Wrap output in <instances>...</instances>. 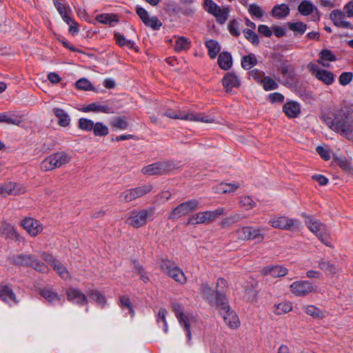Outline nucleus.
<instances>
[{
    "mask_svg": "<svg viewBox=\"0 0 353 353\" xmlns=\"http://www.w3.org/2000/svg\"><path fill=\"white\" fill-rule=\"evenodd\" d=\"M228 283L223 278H219L214 290L207 283L201 285L200 292L204 299L212 307H215L223 315L224 321L232 329H236L240 325V321L235 312L230 310L225 296Z\"/></svg>",
    "mask_w": 353,
    "mask_h": 353,
    "instance_id": "1",
    "label": "nucleus"
},
{
    "mask_svg": "<svg viewBox=\"0 0 353 353\" xmlns=\"http://www.w3.org/2000/svg\"><path fill=\"white\" fill-rule=\"evenodd\" d=\"M321 119L332 130L340 133L349 140H353V119L345 112H339L334 119L323 114Z\"/></svg>",
    "mask_w": 353,
    "mask_h": 353,
    "instance_id": "2",
    "label": "nucleus"
},
{
    "mask_svg": "<svg viewBox=\"0 0 353 353\" xmlns=\"http://www.w3.org/2000/svg\"><path fill=\"white\" fill-rule=\"evenodd\" d=\"M153 214L154 208H152L133 210L128 213L126 223L134 228H139L152 221Z\"/></svg>",
    "mask_w": 353,
    "mask_h": 353,
    "instance_id": "3",
    "label": "nucleus"
},
{
    "mask_svg": "<svg viewBox=\"0 0 353 353\" xmlns=\"http://www.w3.org/2000/svg\"><path fill=\"white\" fill-rule=\"evenodd\" d=\"M10 261L14 265L30 266L42 273L48 272L49 270L44 263L39 261L32 254H19L11 257Z\"/></svg>",
    "mask_w": 353,
    "mask_h": 353,
    "instance_id": "4",
    "label": "nucleus"
},
{
    "mask_svg": "<svg viewBox=\"0 0 353 353\" xmlns=\"http://www.w3.org/2000/svg\"><path fill=\"white\" fill-rule=\"evenodd\" d=\"M71 158V156L65 152H56L43 159L40 167L43 171H50L68 163Z\"/></svg>",
    "mask_w": 353,
    "mask_h": 353,
    "instance_id": "5",
    "label": "nucleus"
},
{
    "mask_svg": "<svg viewBox=\"0 0 353 353\" xmlns=\"http://www.w3.org/2000/svg\"><path fill=\"white\" fill-rule=\"evenodd\" d=\"M309 230L326 246L332 247L331 238L326 225L317 219L307 217L305 221Z\"/></svg>",
    "mask_w": 353,
    "mask_h": 353,
    "instance_id": "6",
    "label": "nucleus"
},
{
    "mask_svg": "<svg viewBox=\"0 0 353 353\" xmlns=\"http://www.w3.org/2000/svg\"><path fill=\"white\" fill-rule=\"evenodd\" d=\"M225 208H219L212 211L199 212L190 216L188 219V224H209L216 220L219 216L225 214Z\"/></svg>",
    "mask_w": 353,
    "mask_h": 353,
    "instance_id": "7",
    "label": "nucleus"
},
{
    "mask_svg": "<svg viewBox=\"0 0 353 353\" xmlns=\"http://www.w3.org/2000/svg\"><path fill=\"white\" fill-rule=\"evenodd\" d=\"M172 310L175 314L176 319H178L180 325L183 327L186 332L187 336V343L189 345H192V333L190 329V324L193 319L189 317L186 314L184 313L183 306L176 302L172 303Z\"/></svg>",
    "mask_w": 353,
    "mask_h": 353,
    "instance_id": "8",
    "label": "nucleus"
},
{
    "mask_svg": "<svg viewBox=\"0 0 353 353\" xmlns=\"http://www.w3.org/2000/svg\"><path fill=\"white\" fill-rule=\"evenodd\" d=\"M161 270L181 285L186 283V277L181 268L169 260H161L159 264Z\"/></svg>",
    "mask_w": 353,
    "mask_h": 353,
    "instance_id": "9",
    "label": "nucleus"
},
{
    "mask_svg": "<svg viewBox=\"0 0 353 353\" xmlns=\"http://www.w3.org/2000/svg\"><path fill=\"white\" fill-rule=\"evenodd\" d=\"M199 201L194 199L183 202L175 207L169 216L170 219H176L188 215L198 209Z\"/></svg>",
    "mask_w": 353,
    "mask_h": 353,
    "instance_id": "10",
    "label": "nucleus"
},
{
    "mask_svg": "<svg viewBox=\"0 0 353 353\" xmlns=\"http://www.w3.org/2000/svg\"><path fill=\"white\" fill-rule=\"evenodd\" d=\"M164 115L171 119H179L183 120H189L192 121H201L205 123H212L213 120L208 116L202 114L185 113L179 111L176 112L173 110H168L165 112Z\"/></svg>",
    "mask_w": 353,
    "mask_h": 353,
    "instance_id": "11",
    "label": "nucleus"
},
{
    "mask_svg": "<svg viewBox=\"0 0 353 353\" xmlns=\"http://www.w3.org/2000/svg\"><path fill=\"white\" fill-rule=\"evenodd\" d=\"M268 223L274 228L285 230H293L299 228L301 223L295 219L286 216H278L270 219Z\"/></svg>",
    "mask_w": 353,
    "mask_h": 353,
    "instance_id": "12",
    "label": "nucleus"
},
{
    "mask_svg": "<svg viewBox=\"0 0 353 353\" xmlns=\"http://www.w3.org/2000/svg\"><path fill=\"white\" fill-rule=\"evenodd\" d=\"M262 229L253 227H242L236 231L238 239L243 241L257 240L259 242L264 239V235L261 233Z\"/></svg>",
    "mask_w": 353,
    "mask_h": 353,
    "instance_id": "13",
    "label": "nucleus"
},
{
    "mask_svg": "<svg viewBox=\"0 0 353 353\" xmlns=\"http://www.w3.org/2000/svg\"><path fill=\"white\" fill-rule=\"evenodd\" d=\"M307 69L319 81L327 85H331L334 81V75L332 72L319 68L316 63H309Z\"/></svg>",
    "mask_w": 353,
    "mask_h": 353,
    "instance_id": "14",
    "label": "nucleus"
},
{
    "mask_svg": "<svg viewBox=\"0 0 353 353\" xmlns=\"http://www.w3.org/2000/svg\"><path fill=\"white\" fill-rule=\"evenodd\" d=\"M290 292L296 296H305L316 291V287L306 280L293 282L290 286Z\"/></svg>",
    "mask_w": 353,
    "mask_h": 353,
    "instance_id": "15",
    "label": "nucleus"
},
{
    "mask_svg": "<svg viewBox=\"0 0 353 353\" xmlns=\"http://www.w3.org/2000/svg\"><path fill=\"white\" fill-rule=\"evenodd\" d=\"M136 12L146 26L150 27L153 30H159L162 26L161 21L155 16L150 17L149 13L145 9L141 7H137Z\"/></svg>",
    "mask_w": 353,
    "mask_h": 353,
    "instance_id": "16",
    "label": "nucleus"
},
{
    "mask_svg": "<svg viewBox=\"0 0 353 353\" xmlns=\"http://www.w3.org/2000/svg\"><path fill=\"white\" fill-rule=\"evenodd\" d=\"M21 226L31 236H37L43 231V225L39 221L31 217H26L21 222Z\"/></svg>",
    "mask_w": 353,
    "mask_h": 353,
    "instance_id": "17",
    "label": "nucleus"
},
{
    "mask_svg": "<svg viewBox=\"0 0 353 353\" xmlns=\"http://www.w3.org/2000/svg\"><path fill=\"white\" fill-rule=\"evenodd\" d=\"M26 192V187L19 183L8 182L0 185V195H19Z\"/></svg>",
    "mask_w": 353,
    "mask_h": 353,
    "instance_id": "18",
    "label": "nucleus"
},
{
    "mask_svg": "<svg viewBox=\"0 0 353 353\" xmlns=\"http://www.w3.org/2000/svg\"><path fill=\"white\" fill-rule=\"evenodd\" d=\"M11 239L19 241L21 238L20 235L14 229V227L6 221H0V237Z\"/></svg>",
    "mask_w": 353,
    "mask_h": 353,
    "instance_id": "19",
    "label": "nucleus"
},
{
    "mask_svg": "<svg viewBox=\"0 0 353 353\" xmlns=\"http://www.w3.org/2000/svg\"><path fill=\"white\" fill-rule=\"evenodd\" d=\"M67 297L68 301L80 305H87L88 303V300L85 294L77 288H69L67 292Z\"/></svg>",
    "mask_w": 353,
    "mask_h": 353,
    "instance_id": "20",
    "label": "nucleus"
},
{
    "mask_svg": "<svg viewBox=\"0 0 353 353\" xmlns=\"http://www.w3.org/2000/svg\"><path fill=\"white\" fill-rule=\"evenodd\" d=\"M345 14L341 10H334L330 14V19L333 21L334 24L340 28H350L351 23L345 21Z\"/></svg>",
    "mask_w": 353,
    "mask_h": 353,
    "instance_id": "21",
    "label": "nucleus"
},
{
    "mask_svg": "<svg viewBox=\"0 0 353 353\" xmlns=\"http://www.w3.org/2000/svg\"><path fill=\"white\" fill-rule=\"evenodd\" d=\"M223 85L226 92L230 91L234 88H237L240 85V81L237 77L233 73H227L222 80Z\"/></svg>",
    "mask_w": 353,
    "mask_h": 353,
    "instance_id": "22",
    "label": "nucleus"
},
{
    "mask_svg": "<svg viewBox=\"0 0 353 353\" xmlns=\"http://www.w3.org/2000/svg\"><path fill=\"white\" fill-rule=\"evenodd\" d=\"M283 110L287 117L295 118L300 114L301 108L297 102L290 101L283 105Z\"/></svg>",
    "mask_w": 353,
    "mask_h": 353,
    "instance_id": "23",
    "label": "nucleus"
},
{
    "mask_svg": "<svg viewBox=\"0 0 353 353\" xmlns=\"http://www.w3.org/2000/svg\"><path fill=\"white\" fill-rule=\"evenodd\" d=\"M0 299L6 303L12 301L17 303L19 302L14 292L8 285H0Z\"/></svg>",
    "mask_w": 353,
    "mask_h": 353,
    "instance_id": "24",
    "label": "nucleus"
},
{
    "mask_svg": "<svg viewBox=\"0 0 353 353\" xmlns=\"http://www.w3.org/2000/svg\"><path fill=\"white\" fill-rule=\"evenodd\" d=\"M288 272L287 268L280 265L268 266L263 270V274H269L273 277L284 276Z\"/></svg>",
    "mask_w": 353,
    "mask_h": 353,
    "instance_id": "25",
    "label": "nucleus"
},
{
    "mask_svg": "<svg viewBox=\"0 0 353 353\" xmlns=\"http://www.w3.org/2000/svg\"><path fill=\"white\" fill-rule=\"evenodd\" d=\"M53 113L58 119V124L62 127H67L70 125V118L68 113L61 108H54Z\"/></svg>",
    "mask_w": 353,
    "mask_h": 353,
    "instance_id": "26",
    "label": "nucleus"
},
{
    "mask_svg": "<svg viewBox=\"0 0 353 353\" xmlns=\"http://www.w3.org/2000/svg\"><path fill=\"white\" fill-rule=\"evenodd\" d=\"M319 268L327 275L336 274L339 271V269L334 264L324 259L319 261Z\"/></svg>",
    "mask_w": 353,
    "mask_h": 353,
    "instance_id": "27",
    "label": "nucleus"
},
{
    "mask_svg": "<svg viewBox=\"0 0 353 353\" xmlns=\"http://www.w3.org/2000/svg\"><path fill=\"white\" fill-rule=\"evenodd\" d=\"M40 294L50 303H56L61 301V298L59 294L50 288H44L41 289Z\"/></svg>",
    "mask_w": 353,
    "mask_h": 353,
    "instance_id": "28",
    "label": "nucleus"
},
{
    "mask_svg": "<svg viewBox=\"0 0 353 353\" xmlns=\"http://www.w3.org/2000/svg\"><path fill=\"white\" fill-rule=\"evenodd\" d=\"M82 111L84 112H94L110 113V108L107 105H103L99 103H92L88 105L86 107L83 108Z\"/></svg>",
    "mask_w": 353,
    "mask_h": 353,
    "instance_id": "29",
    "label": "nucleus"
},
{
    "mask_svg": "<svg viewBox=\"0 0 353 353\" xmlns=\"http://www.w3.org/2000/svg\"><path fill=\"white\" fill-rule=\"evenodd\" d=\"M219 67L225 70L230 69L232 65V56L228 52H221L218 58Z\"/></svg>",
    "mask_w": 353,
    "mask_h": 353,
    "instance_id": "30",
    "label": "nucleus"
},
{
    "mask_svg": "<svg viewBox=\"0 0 353 353\" xmlns=\"http://www.w3.org/2000/svg\"><path fill=\"white\" fill-rule=\"evenodd\" d=\"M290 13V8L286 4H280L274 6L272 10V16L276 19H281L287 17Z\"/></svg>",
    "mask_w": 353,
    "mask_h": 353,
    "instance_id": "31",
    "label": "nucleus"
},
{
    "mask_svg": "<svg viewBox=\"0 0 353 353\" xmlns=\"http://www.w3.org/2000/svg\"><path fill=\"white\" fill-rule=\"evenodd\" d=\"M161 162L154 163L143 168L142 172L144 174L152 176L154 174H163Z\"/></svg>",
    "mask_w": 353,
    "mask_h": 353,
    "instance_id": "32",
    "label": "nucleus"
},
{
    "mask_svg": "<svg viewBox=\"0 0 353 353\" xmlns=\"http://www.w3.org/2000/svg\"><path fill=\"white\" fill-rule=\"evenodd\" d=\"M205 46L208 50V54L212 59L215 58L221 50L218 42L212 39L206 41Z\"/></svg>",
    "mask_w": 353,
    "mask_h": 353,
    "instance_id": "33",
    "label": "nucleus"
},
{
    "mask_svg": "<svg viewBox=\"0 0 353 353\" xmlns=\"http://www.w3.org/2000/svg\"><path fill=\"white\" fill-rule=\"evenodd\" d=\"M190 48V41L184 37H178L175 41L174 50L176 52L187 50Z\"/></svg>",
    "mask_w": 353,
    "mask_h": 353,
    "instance_id": "34",
    "label": "nucleus"
},
{
    "mask_svg": "<svg viewBox=\"0 0 353 353\" xmlns=\"http://www.w3.org/2000/svg\"><path fill=\"white\" fill-rule=\"evenodd\" d=\"M257 63V59L254 54L244 56L241 59V66L245 70H250Z\"/></svg>",
    "mask_w": 353,
    "mask_h": 353,
    "instance_id": "35",
    "label": "nucleus"
},
{
    "mask_svg": "<svg viewBox=\"0 0 353 353\" xmlns=\"http://www.w3.org/2000/svg\"><path fill=\"white\" fill-rule=\"evenodd\" d=\"M274 312L276 315H281L290 312L292 310V304L291 302H282L274 305Z\"/></svg>",
    "mask_w": 353,
    "mask_h": 353,
    "instance_id": "36",
    "label": "nucleus"
},
{
    "mask_svg": "<svg viewBox=\"0 0 353 353\" xmlns=\"http://www.w3.org/2000/svg\"><path fill=\"white\" fill-rule=\"evenodd\" d=\"M304 311L307 314L314 319H321L325 316L323 312L321 309L312 305L305 306Z\"/></svg>",
    "mask_w": 353,
    "mask_h": 353,
    "instance_id": "37",
    "label": "nucleus"
},
{
    "mask_svg": "<svg viewBox=\"0 0 353 353\" xmlns=\"http://www.w3.org/2000/svg\"><path fill=\"white\" fill-rule=\"evenodd\" d=\"M229 9L228 8H221L220 6H217L214 12L212 13L214 17H216L217 21L220 23H223L226 21L228 18Z\"/></svg>",
    "mask_w": 353,
    "mask_h": 353,
    "instance_id": "38",
    "label": "nucleus"
},
{
    "mask_svg": "<svg viewBox=\"0 0 353 353\" xmlns=\"http://www.w3.org/2000/svg\"><path fill=\"white\" fill-rule=\"evenodd\" d=\"M96 20L103 24L119 21L118 17L114 14H101L97 16Z\"/></svg>",
    "mask_w": 353,
    "mask_h": 353,
    "instance_id": "39",
    "label": "nucleus"
},
{
    "mask_svg": "<svg viewBox=\"0 0 353 353\" xmlns=\"http://www.w3.org/2000/svg\"><path fill=\"white\" fill-rule=\"evenodd\" d=\"M314 9L313 4L309 1H303L298 6L299 12L305 16L310 14Z\"/></svg>",
    "mask_w": 353,
    "mask_h": 353,
    "instance_id": "40",
    "label": "nucleus"
},
{
    "mask_svg": "<svg viewBox=\"0 0 353 353\" xmlns=\"http://www.w3.org/2000/svg\"><path fill=\"white\" fill-rule=\"evenodd\" d=\"M112 128L118 130H125L128 127V122L125 117H117L110 123Z\"/></svg>",
    "mask_w": 353,
    "mask_h": 353,
    "instance_id": "41",
    "label": "nucleus"
},
{
    "mask_svg": "<svg viewBox=\"0 0 353 353\" xmlns=\"http://www.w3.org/2000/svg\"><path fill=\"white\" fill-rule=\"evenodd\" d=\"M88 294L90 296V299L101 306H103L106 303L105 296L98 290H89Z\"/></svg>",
    "mask_w": 353,
    "mask_h": 353,
    "instance_id": "42",
    "label": "nucleus"
},
{
    "mask_svg": "<svg viewBox=\"0 0 353 353\" xmlns=\"http://www.w3.org/2000/svg\"><path fill=\"white\" fill-rule=\"evenodd\" d=\"M93 133L97 137H105L108 134V128L101 122L94 123Z\"/></svg>",
    "mask_w": 353,
    "mask_h": 353,
    "instance_id": "43",
    "label": "nucleus"
},
{
    "mask_svg": "<svg viewBox=\"0 0 353 353\" xmlns=\"http://www.w3.org/2000/svg\"><path fill=\"white\" fill-rule=\"evenodd\" d=\"M53 269L57 272L59 275L64 279H69L70 277V273L63 265L57 261L53 264Z\"/></svg>",
    "mask_w": 353,
    "mask_h": 353,
    "instance_id": "44",
    "label": "nucleus"
},
{
    "mask_svg": "<svg viewBox=\"0 0 353 353\" xmlns=\"http://www.w3.org/2000/svg\"><path fill=\"white\" fill-rule=\"evenodd\" d=\"M321 60L318 61V63H321L324 67H327L328 64H325L321 61H334L336 60L334 54L329 50H323L320 52Z\"/></svg>",
    "mask_w": 353,
    "mask_h": 353,
    "instance_id": "45",
    "label": "nucleus"
},
{
    "mask_svg": "<svg viewBox=\"0 0 353 353\" xmlns=\"http://www.w3.org/2000/svg\"><path fill=\"white\" fill-rule=\"evenodd\" d=\"M241 219H242V216L239 214L234 213L223 219L221 225L223 228H225L233 223L239 222Z\"/></svg>",
    "mask_w": 353,
    "mask_h": 353,
    "instance_id": "46",
    "label": "nucleus"
},
{
    "mask_svg": "<svg viewBox=\"0 0 353 353\" xmlns=\"http://www.w3.org/2000/svg\"><path fill=\"white\" fill-rule=\"evenodd\" d=\"M94 122L90 119L86 118H81L79 120L78 127L82 130L90 132L93 130L94 127Z\"/></svg>",
    "mask_w": 353,
    "mask_h": 353,
    "instance_id": "47",
    "label": "nucleus"
},
{
    "mask_svg": "<svg viewBox=\"0 0 353 353\" xmlns=\"http://www.w3.org/2000/svg\"><path fill=\"white\" fill-rule=\"evenodd\" d=\"M0 123L19 125L21 121L17 117L10 116L6 114H0Z\"/></svg>",
    "mask_w": 353,
    "mask_h": 353,
    "instance_id": "48",
    "label": "nucleus"
},
{
    "mask_svg": "<svg viewBox=\"0 0 353 353\" xmlns=\"http://www.w3.org/2000/svg\"><path fill=\"white\" fill-rule=\"evenodd\" d=\"M114 39L117 41V43L120 46H126L128 48H133L134 47V42L131 40L126 39L123 35H121L120 33H115L114 34Z\"/></svg>",
    "mask_w": 353,
    "mask_h": 353,
    "instance_id": "49",
    "label": "nucleus"
},
{
    "mask_svg": "<svg viewBox=\"0 0 353 353\" xmlns=\"http://www.w3.org/2000/svg\"><path fill=\"white\" fill-rule=\"evenodd\" d=\"M152 188L153 187L152 184L147 183L141 186L136 187L134 189L136 191L137 198H139L150 193L152 190Z\"/></svg>",
    "mask_w": 353,
    "mask_h": 353,
    "instance_id": "50",
    "label": "nucleus"
},
{
    "mask_svg": "<svg viewBox=\"0 0 353 353\" xmlns=\"http://www.w3.org/2000/svg\"><path fill=\"white\" fill-rule=\"evenodd\" d=\"M338 165L345 171L353 174V166L350 161L345 157L339 158L337 160Z\"/></svg>",
    "mask_w": 353,
    "mask_h": 353,
    "instance_id": "51",
    "label": "nucleus"
},
{
    "mask_svg": "<svg viewBox=\"0 0 353 353\" xmlns=\"http://www.w3.org/2000/svg\"><path fill=\"white\" fill-rule=\"evenodd\" d=\"M120 197L123 198V201L127 203L137 199L136 191L134 188L125 190L121 194Z\"/></svg>",
    "mask_w": 353,
    "mask_h": 353,
    "instance_id": "52",
    "label": "nucleus"
},
{
    "mask_svg": "<svg viewBox=\"0 0 353 353\" xmlns=\"http://www.w3.org/2000/svg\"><path fill=\"white\" fill-rule=\"evenodd\" d=\"M261 83L265 90H275L278 88V84L270 77H264L261 80Z\"/></svg>",
    "mask_w": 353,
    "mask_h": 353,
    "instance_id": "53",
    "label": "nucleus"
},
{
    "mask_svg": "<svg viewBox=\"0 0 353 353\" xmlns=\"http://www.w3.org/2000/svg\"><path fill=\"white\" fill-rule=\"evenodd\" d=\"M289 28L296 33L303 34L307 28V26L303 22H295L290 23Z\"/></svg>",
    "mask_w": 353,
    "mask_h": 353,
    "instance_id": "54",
    "label": "nucleus"
},
{
    "mask_svg": "<svg viewBox=\"0 0 353 353\" xmlns=\"http://www.w3.org/2000/svg\"><path fill=\"white\" fill-rule=\"evenodd\" d=\"M76 87L79 90H92L94 87L92 83L86 79L82 78L76 83Z\"/></svg>",
    "mask_w": 353,
    "mask_h": 353,
    "instance_id": "55",
    "label": "nucleus"
},
{
    "mask_svg": "<svg viewBox=\"0 0 353 353\" xmlns=\"http://www.w3.org/2000/svg\"><path fill=\"white\" fill-rule=\"evenodd\" d=\"M245 37L252 44L257 45L259 42L257 34L252 30L245 29L243 30Z\"/></svg>",
    "mask_w": 353,
    "mask_h": 353,
    "instance_id": "56",
    "label": "nucleus"
},
{
    "mask_svg": "<svg viewBox=\"0 0 353 353\" xmlns=\"http://www.w3.org/2000/svg\"><path fill=\"white\" fill-rule=\"evenodd\" d=\"M167 314H168V312L165 309L161 308L159 310V313H158V316H157V321L158 323H160L161 321L163 322V323L164 325V332L165 333H167L168 332V323H167L166 319H165Z\"/></svg>",
    "mask_w": 353,
    "mask_h": 353,
    "instance_id": "57",
    "label": "nucleus"
},
{
    "mask_svg": "<svg viewBox=\"0 0 353 353\" xmlns=\"http://www.w3.org/2000/svg\"><path fill=\"white\" fill-rule=\"evenodd\" d=\"M239 25V23L236 20H232L229 22L228 30L232 35L234 37L240 35Z\"/></svg>",
    "mask_w": 353,
    "mask_h": 353,
    "instance_id": "58",
    "label": "nucleus"
},
{
    "mask_svg": "<svg viewBox=\"0 0 353 353\" xmlns=\"http://www.w3.org/2000/svg\"><path fill=\"white\" fill-rule=\"evenodd\" d=\"M119 301H120V306L123 309L128 308L130 310V313L132 315L134 314L132 303L130 302V299L128 296H120Z\"/></svg>",
    "mask_w": 353,
    "mask_h": 353,
    "instance_id": "59",
    "label": "nucleus"
},
{
    "mask_svg": "<svg viewBox=\"0 0 353 353\" xmlns=\"http://www.w3.org/2000/svg\"><path fill=\"white\" fill-rule=\"evenodd\" d=\"M248 11L250 14L260 19L263 15V12L261 8L256 4H250L248 8Z\"/></svg>",
    "mask_w": 353,
    "mask_h": 353,
    "instance_id": "60",
    "label": "nucleus"
},
{
    "mask_svg": "<svg viewBox=\"0 0 353 353\" xmlns=\"http://www.w3.org/2000/svg\"><path fill=\"white\" fill-rule=\"evenodd\" d=\"M353 75L351 72H343L339 77V83L342 85H346L352 80Z\"/></svg>",
    "mask_w": 353,
    "mask_h": 353,
    "instance_id": "61",
    "label": "nucleus"
},
{
    "mask_svg": "<svg viewBox=\"0 0 353 353\" xmlns=\"http://www.w3.org/2000/svg\"><path fill=\"white\" fill-rule=\"evenodd\" d=\"M240 203L242 206L246 207L248 209L252 208L255 205L254 201L248 196H241Z\"/></svg>",
    "mask_w": 353,
    "mask_h": 353,
    "instance_id": "62",
    "label": "nucleus"
},
{
    "mask_svg": "<svg viewBox=\"0 0 353 353\" xmlns=\"http://www.w3.org/2000/svg\"><path fill=\"white\" fill-rule=\"evenodd\" d=\"M161 163L163 174L176 168V165L173 161H163L161 162Z\"/></svg>",
    "mask_w": 353,
    "mask_h": 353,
    "instance_id": "63",
    "label": "nucleus"
},
{
    "mask_svg": "<svg viewBox=\"0 0 353 353\" xmlns=\"http://www.w3.org/2000/svg\"><path fill=\"white\" fill-rule=\"evenodd\" d=\"M218 5L215 3L212 0H205L204 1V8L205 10L212 14L214 12V10L216 9Z\"/></svg>",
    "mask_w": 353,
    "mask_h": 353,
    "instance_id": "64",
    "label": "nucleus"
}]
</instances>
